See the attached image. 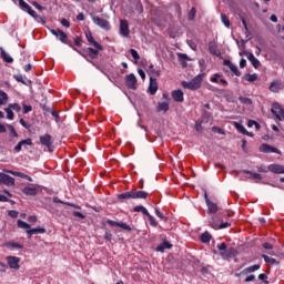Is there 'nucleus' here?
Here are the masks:
<instances>
[{"instance_id":"2eb2a0df","label":"nucleus","mask_w":284,"mask_h":284,"mask_svg":"<svg viewBox=\"0 0 284 284\" xmlns=\"http://www.w3.org/2000/svg\"><path fill=\"white\" fill-rule=\"evenodd\" d=\"M205 201L209 209V214H216L219 212V205L210 201V199H207V194H205Z\"/></svg>"},{"instance_id":"aec40b11","label":"nucleus","mask_w":284,"mask_h":284,"mask_svg":"<svg viewBox=\"0 0 284 284\" xmlns=\"http://www.w3.org/2000/svg\"><path fill=\"white\" fill-rule=\"evenodd\" d=\"M172 99L173 101H175L176 103H183L184 98H183V91L181 90H175L172 92Z\"/></svg>"},{"instance_id":"bb28decb","label":"nucleus","mask_w":284,"mask_h":284,"mask_svg":"<svg viewBox=\"0 0 284 284\" xmlns=\"http://www.w3.org/2000/svg\"><path fill=\"white\" fill-rule=\"evenodd\" d=\"M3 172H6L7 174H12V176H19V179L28 178V174H26V173L17 172V171L8 170V169H4Z\"/></svg>"},{"instance_id":"3c124183","label":"nucleus","mask_w":284,"mask_h":284,"mask_svg":"<svg viewBox=\"0 0 284 284\" xmlns=\"http://www.w3.org/2000/svg\"><path fill=\"white\" fill-rule=\"evenodd\" d=\"M120 227L122 230H126L128 232L132 231V227H130V225H128L126 223L120 222Z\"/></svg>"},{"instance_id":"1a4fd4ad","label":"nucleus","mask_w":284,"mask_h":284,"mask_svg":"<svg viewBox=\"0 0 284 284\" xmlns=\"http://www.w3.org/2000/svg\"><path fill=\"white\" fill-rule=\"evenodd\" d=\"M21 262V258L17 256H8L7 263L11 270H19V263Z\"/></svg>"},{"instance_id":"423d86ee","label":"nucleus","mask_w":284,"mask_h":284,"mask_svg":"<svg viewBox=\"0 0 284 284\" xmlns=\"http://www.w3.org/2000/svg\"><path fill=\"white\" fill-rule=\"evenodd\" d=\"M51 34L57 37L61 43H68V34L63 32L61 29H51Z\"/></svg>"},{"instance_id":"c9c22d12","label":"nucleus","mask_w":284,"mask_h":284,"mask_svg":"<svg viewBox=\"0 0 284 284\" xmlns=\"http://www.w3.org/2000/svg\"><path fill=\"white\" fill-rule=\"evenodd\" d=\"M4 112L7 113V119L9 121H13L14 120V112H12L10 106L6 108Z\"/></svg>"},{"instance_id":"7c9ffc66","label":"nucleus","mask_w":284,"mask_h":284,"mask_svg":"<svg viewBox=\"0 0 284 284\" xmlns=\"http://www.w3.org/2000/svg\"><path fill=\"white\" fill-rule=\"evenodd\" d=\"M265 263H267V265H278V261H276V258L270 257L267 255H262Z\"/></svg>"},{"instance_id":"5fc2aeb1","label":"nucleus","mask_w":284,"mask_h":284,"mask_svg":"<svg viewBox=\"0 0 284 284\" xmlns=\"http://www.w3.org/2000/svg\"><path fill=\"white\" fill-rule=\"evenodd\" d=\"M28 112H32V105L23 104V114H28Z\"/></svg>"},{"instance_id":"bf43d9fd","label":"nucleus","mask_w":284,"mask_h":284,"mask_svg":"<svg viewBox=\"0 0 284 284\" xmlns=\"http://www.w3.org/2000/svg\"><path fill=\"white\" fill-rule=\"evenodd\" d=\"M9 216H11V219H17V216H19V212L11 210L8 213Z\"/></svg>"},{"instance_id":"a18cd8bd","label":"nucleus","mask_w":284,"mask_h":284,"mask_svg":"<svg viewBox=\"0 0 284 284\" xmlns=\"http://www.w3.org/2000/svg\"><path fill=\"white\" fill-rule=\"evenodd\" d=\"M9 108L11 110H14V112H21V105H19L18 103L9 104Z\"/></svg>"},{"instance_id":"4d7b16f0","label":"nucleus","mask_w":284,"mask_h":284,"mask_svg":"<svg viewBox=\"0 0 284 284\" xmlns=\"http://www.w3.org/2000/svg\"><path fill=\"white\" fill-rule=\"evenodd\" d=\"M20 143L23 145H32V139L21 140Z\"/></svg>"},{"instance_id":"7ed1b4c3","label":"nucleus","mask_w":284,"mask_h":284,"mask_svg":"<svg viewBox=\"0 0 284 284\" xmlns=\"http://www.w3.org/2000/svg\"><path fill=\"white\" fill-rule=\"evenodd\" d=\"M93 23L95 26H98L99 28H101L102 30H110L111 26H110V21L103 19V18H100L98 16H92L91 17Z\"/></svg>"},{"instance_id":"a211bd4d","label":"nucleus","mask_w":284,"mask_h":284,"mask_svg":"<svg viewBox=\"0 0 284 284\" xmlns=\"http://www.w3.org/2000/svg\"><path fill=\"white\" fill-rule=\"evenodd\" d=\"M224 65L230 68V70L235 74V77H241V71H239V67H236V64L232 63V61L224 60Z\"/></svg>"},{"instance_id":"6e6552de","label":"nucleus","mask_w":284,"mask_h":284,"mask_svg":"<svg viewBox=\"0 0 284 284\" xmlns=\"http://www.w3.org/2000/svg\"><path fill=\"white\" fill-rule=\"evenodd\" d=\"M120 34L122 37H130V24L128 20H120Z\"/></svg>"},{"instance_id":"b1692460","label":"nucleus","mask_w":284,"mask_h":284,"mask_svg":"<svg viewBox=\"0 0 284 284\" xmlns=\"http://www.w3.org/2000/svg\"><path fill=\"white\" fill-rule=\"evenodd\" d=\"M132 199H148V192L133 190Z\"/></svg>"},{"instance_id":"ea45409f","label":"nucleus","mask_w":284,"mask_h":284,"mask_svg":"<svg viewBox=\"0 0 284 284\" xmlns=\"http://www.w3.org/2000/svg\"><path fill=\"white\" fill-rule=\"evenodd\" d=\"M239 101L242 102L244 105H252V99L250 98L240 97Z\"/></svg>"},{"instance_id":"4468645a","label":"nucleus","mask_w":284,"mask_h":284,"mask_svg":"<svg viewBox=\"0 0 284 284\" xmlns=\"http://www.w3.org/2000/svg\"><path fill=\"white\" fill-rule=\"evenodd\" d=\"M22 192L26 194V196H37L39 194V187L31 185L22 189Z\"/></svg>"},{"instance_id":"412c9836","label":"nucleus","mask_w":284,"mask_h":284,"mask_svg":"<svg viewBox=\"0 0 284 284\" xmlns=\"http://www.w3.org/2000/svg\"><path fill=\"white\" fill-rule=\"evenodd\" d=\"M156 90H159V84L156 83V79L151 77L149 92H150V94H156Z\"/></svg>"},{"instance_id":"f704fd0d","label":"nucleus","mask_w":284,"mask_h":284,"mask_svg":"<svg viewBox=\"0 0 284 284\" xmlns=\"http://www.w3.org/2000/svg\"><path fill=\"white\" fill-rule=\"evenodd\" d=\"M17 225L20 227V230H30V224L23 222L22 220H18Z\"/></svg>"},{"instance_id":"0eeeda50","label":"nucleus","mask_w":284,"mask_h":284,"mask_svg":"<svg viewBox=\"0 0 284 284\" xmlns=\"http://www.w3.org/2000/svg\"><path fill=\"white\" fill-rule=\"evenodd\" d=\"M125 83L130 90H136V75H134V73L128 74L125 77Z\"/></svg>"},{"instance_id":"39448f33","label":"nucleus","mask_w":284,"mask_h":284,"mask_svg":"<svg viewBox=\"0 0 284 284\" xmlns=\"http://www.w3.org/2000/svg\"><path fill=\"white\" fill-rule=\"evenodd\" d=\"M260 152H263L264 154H281V150L264 143L260 146Z\"/></svg>"},{"instance_id":"4be33fe9","label":"nucleus","mask_w":284,"mask_h":284,"mask_svg":"<svg viewBox=\"0 0 284 284\" xmlns=\"http://www.w3.org/2000/svg\"><path fill=\"white\" fill-rule=\"evenodd\" d=\"M170 110V102L164 101V102H159L156 106L158 112H168Z\"/></svg>"},{"instance_id":"f8f14e48","label":"nucleus","mask_w":284,"mask_h":284,"mask_svg":"<svg viewBox=\"0 0 284 284\" xmlns=\"http://www.w3.org/2000/svg\"><path fill=\"white\" fill-rule=\"evenodd\" d=\"M283 89H284V84L283 82H281V80H274L268 88L271 92H275V93L281 92V90Z\"/></svg>"},{"instance_id":"e433bc0d","label":"nucleus","mask_w":284,"mask_h":284,"mask_svg":"<svg viewBox=\"0 0 284 284\" xmlns=\"http://www.w3.org/2000/svg\"><path fill=\"white\" fill-rule=\"evenodd\" d=\"M201 241H202V243H210V241H212V235H210V233L205 232L202 234Z\"/></svg>"},{"instance_id":"0e129e2a","label":"nucleus","mask_w":284,"mask_h":284,"mask_svg":"<svg viewBox=\"0 0 284 284\" xmlns=\"http://www.w3.org/2000/svg\"><path fill=\"white\" fill-rule=\"evenodd\" d=\"M61 26H63L64 28H70V21H68V19H62Z\"/></svg>"},{"instance_id":"5701e85b","label":"nucleus","mask_w":284,"mask_h":284,"mask_svg":"<svg viewBox=\"0 0 284 284\" xmlns=\"http://www.w3.org/2000/svg\"><path fill=\"white\" fill-rule=\"evenodd\" d=\"M257 270H261V265L260 264H255L253 266L246 267L244 268L240 275H245V274H252V272H256Z\"/></svg>"},{"instance_id":"774afa93","label":"nucleus","mask_w":284,"mask_h":284,"mask_svg":"<svg viewBox=\"0 0 284 284\" xmlns=\"http://www.w3.org/2000/svg\"><path fill=\"white\" fill-rule=\"evenodd\" d=\"M143 207V205L134 206L133 212H142Z\"/></svg>"},{"instance_id":"2f4dec72","label":"nucleus","mask_w":284,"mask_h":284,"mask_svg":"<svg viewBox=\"0 0 284 284\" xmlns=\"http://www.w3.org/2000/svg\"><path fill=\"white\" fill-rule=\"evenodd\" d=\"M233 125L237 132H241V134H247V130L241 123L234 122Z\"/></svg>"},{"instance_id":"864d4df0","label":"nucleus","mask_w":284,"mask_h":284,"mask_svg":"<svg viewBox=\"0 0 284 284\" xmlns=\"http://www.w3.org/2000/svg\"><path fill=\"white\" fill-rule=\"evenodd\" d=\"M212 132H216L217 134H225V131L219 126H213Z\"/></svg>"},{"instance_id":"f3484780","label":"nucleus","mask_w":284,"mask_h":284,"mask_svg":"<svg viewBox=\"0 0 284 284\" xmlns=\"http://www.w3.org/2000/svg\"><path fill=\"white\" fill-rule=\"evenodd\" d=\"M267 170L273 174H284V166L281 164H270Z\"/></svg>"},{"instance_id":"cd10ccee","label":"nucleus","mask_w":284,"mask_h":284,"mask_svg":"<svg viewBox=\"0 0 284 284\" xmlns=\"http://www.w3.org/2000/svg\"><path fill=\"white\" fill-rule=\"evenodd\" d=\"M258 80V75L256 73L253 74H245L244 75V81H248V83H254V81Z\"/></svg>"},{"instance_id":"6e6d98bb","label":"nucleus","mask_w":284,"mask_h":284,"mask_svg":"<svg viewBox=\"0 0 284 284\" xmlns=\"http://www.w3.org/2000/svg\"><path fill=\"white\" fill-rule=\"evenodd\" d=\"M217 250H220V252H225V250H227V244L225 243L217 244Z\"/></svg>"},{"instance_id":"a878e982","label":"nucleus","mask_w":284,"mask_h":284,"mask_svg":"<svg viewBox=\"0 0 284 284\" xmlns=\"http://www.w3.org/2000/svg\"><path fill=\"white\" fill-rule=\"evenodd\" d=\"M209 51L211 52V54H213L214 57H219L221 53L219 52V47L216 45V43L214 42H210L209 43Z\"/></svg>"},{"instance_id":"49530a36","label":"nucleus","mask_w":284,"mask_h":284,"mask_svg":"<svg viewBox=\"0 0 284 284\" xmlns=\"http://www.w3.org/2000/svg\"><path fill=\"white\" fill-rule=\"evenodd\" d=\"M131 55L133 57L134 61H139V59H141V55H139V52L134 49L130 50Z\"/></svg>"},{"instance_id":"9b49d317","label":"nucleus","mask_w":284,"mask_h":284,"mask_svg":"<svg viewBox=\"0 0 284 284\" xmlns=\"http://www.w3.org/2000/svg\"><path fill=\"white\" fill-rule=\"evenodd\" d=\"M232 223L230 222H224L219 224L216 222V217H212V221H211V226L213 227V230H225V227H230Z\"/></svg>"},{"instance_id":"a19ab883","label":"nucleus","mask_w":284,"mask_h":284,"mask_svg":"<svg viewBox=\"0 0 284 284\" xmlns=\"http://www.w3.org/2000/svg\"><path fill=\"white\" fill-rule=\"evenodd\" d=\"M8 130L10 131V133L12 134V136H14L17 139V136H19V133H17V130L14 129V126H12L11 124H7Z\"/></svg>"},{"instance_id":"09e8293b","label":"nucleus","mask_w":284,"mask_h":284,"mask_svg":"<svg viewBox=\"0 0 284 284\" xmlns=\"http://www.w3.org/2000/svg\"><path fill=\"white\" fill-rule=\"evenodd\" d=\"M148 219H149L150 225H152L153 227H156V225H159L154 216L149 215Z\"/></svg>"},{"instance_id":"de8ad7c7","label":"nucleus","mask_w":284,"mask_h":284,"mask_svg":"<svg viewBox=\"0 0 284 284\" xmlns=\"http://www.w3.org/2000/svg\"><path fill=\"white\" fill-rule=\"evenodd\" d=\"M108 225H111V227H120L121 222H116L113 220H108L106 221Z\"/></svg>"},{"instance_id":"052dcab7","label":"nucleus","mask_w":284,"mask_h":284,"mask_svg":"<svg viewBox=\"0 0 284 284\" xmlns=\"http://www.w3.org/2000/svg\"><path fill=\"white\" fill-rule=\"evenodd\" d=\"M32 6L37 8V10H39L40 12H42V10H45V8H43L41 4H39V2L34 1L32 2Z\"/></svg>"},{"instance_id":"13d9d810","label":"nucleus","mask_w":284,"mask_h":284,"mask_svg":"<svg viewBox=\"0 0 284 284\" xmlns=\"http://www.w3.org/2000/svg\"><path fill=\"white\" fill-rule=\"evenodd\" d=\"M195 130L196 132H203V125L201 124V122L199 121L195 122Z\"/></svg>"},{"instance_id":"72a5a7b5","label":"nucleus","mask_w":284,"mask_h":284,"mask_svg":"<svg viewBox=\"0 0 284 284\" xmlns=\"http://www.w3.org/2000/svg\"><path fill=\"white\" fill-rule=\"evenodd\" d=\"M99 49H93V48H88V52L89 55L91 57V59H97V57H99Z\"/></svg>"},{"instance_id":"20e7f679","label":"nucleus","mask_w":284,"mask_h":284,"mask_svg":"<svg viewBox=\"0 0 284 284\" xmlns=\"http://www.w3.org/2000/svg\"><path fill=\"white\" fill-rule=\"evenodd\" d=\"M0 185H7V187H12V185H14V178L0 172Z\"/></svg>"},{"instance_id":"4c0bfd02","label":"nucleus","mask_w":284,"mask_h":284,"mask_svg":"<svg viewBox=\"0 0 284 284\" xmlns=\"http://www.w3.org/2000/svg\"><path fill=\"white\" fill-rule=\"evenodd\" d=\"M221 21L225 26V28H230V18H227L226 14L224 13L221 14Z\"/></svg>"},{"instance_id":"c756f323","label":"nucleus","mask_w":284,"mask_h":284,"mask_svg":"<svg viewBox=\"0 0 284 284\" xmlns=\"http://www.w3.org/2000/svg\"><path fill=\"white\" fill-rule=\"evenodd\" d=\"M27 234H45V229L43 227L30 229V230H27Z\"/></svg>"},{"instance_id":"680f3d73","label":"nucleus","mask_w":284,"mask_h":284,"mask_svg":"<svg viewBox=\"0 0 284 284\" xmlns=\"http://www.w3.org/2000/svg\"><path fill=\"white\" fill-rule=\"evenodd\" d=\"M8 125L0 123V134H6Z\"/></svg>"},{"instance_id":"58836bf2","label":"nucleus","mask_w":284,"mask_h":284,"mask_svg":"<svg viewBox=\"0 0 284 284\" xmlns=\"http://www.w3.org/2000/svg\"><path fill=\"white\" fill-rule=\"evenodd\" d=\"M172 247V244L169 242H164L162 246H158V252H163L164 250H170Z\"/></svg>"},{"instance_id":"c03bdc74","label":"nucleus","mask_w":284,"mask_h":284,"mask_svg":"<svg viewBox=\"0 0 284 284\" xmlns=\"http://www.w3.org/2000/svg\"><path fill=\"white\" fill-rule=\"evenodd\" d=\"M118 199H132V191L121 193L120 195H118Z\"/></svg>"},{"instance_id":"ddd939ff","label":"nucleus","mask_w":284,"mask_h":284,"mask_svg":"<svg viewBox=\"0 0 284 284\" xmlns=\"http://www.w3.org/2000/svg\"><path fill=\"white\" fill-rule=\"evenodd\" d=\"M40 143H41V145H45V148H48V150H51V148H52V135L44 134V135L40 136Z\"/></svg>"},{"instance_id":"37998d69","label":"nucleus","mask_w":284,"mask_h":284,"mask_svg":"<svg viewBox=\"0 0 284 284\" xmlns=\"http://www.w3.org/2000/svg\"><path fill=\"white\" fill-rule=\"evenodd\" d=\"M245 174H251V179H255L257 181H261L262 176L258 173H252L250 171H244Z\"/></svg>"},{"instance_id":"79ce46f5","label":"nucleus","mask_w":284,"mask_h":284,"mask_svg":"<svg viewBox=\"0 0 284 284\" xmlns=\"http://www.w3.org/2000/svg\"><path fill=\"white\" fill-rule=\"evenodd\" d=\"M8 247H14L16 250H23V245L17 243V242H10L8 244Z\"/></svg>"},{"instance_id":"69168bd1","label":"nucleus","mask_w":284,"mask_h":284,"mask_svg":"<svg viewBox=\"0 0 284 284\" xmlns=\"http://www.w3.org/2000/svg\"><path fill=\"white\" fill-rule=\"evenodd\" d=\"M23 148V144L21 142H19L16 146H14V152H21Z\"/></svg>"},{"instance_id":"6ab92c4d","label":"nucleus","mask_w":284,"mask_h":284,"mask_svg":"<svg viewBox=\"0 0 284 284\" xmlns=\"http://www.w3.org/2000/svg\"><path fill=\"white\" fill-rule=\"evenodd\" d=\"M211 83H222V85L227 87V80L221 79V73H215L210 79Z\"/></svg>"},{"instance_id":"338daca9","label":"nucleus","mask_w":284,"mask_h":284,"mask_svg":"<svg viewBox=\"0 0 284 284\" xmlns=\"http://www.w3.org/2000/svg\"><path fill=\"white\" fill-rule=\"evenodd\" d=\"M263 247L264 250H274V246L267 242L263 244Z\"/></svg>"},{"instance_id":"dca6fc26","label":"nucleus","mask_w":284,"mask_h":284,"mask_svg":"<svg viewBox=\"0 0 284 284\" xmlns=\"http://www.w3.org/2000/svg\"><path fill=\"white\" fill-rule=\"evenodd\" d=\"M245 57L252 63L253 68L258 69L261 68V61L254 57V53L245 52Z\"/></svg>"},{"instance_id":"393cba45","label":"nucleus","mask_w":284,"mask_h":284,"mask_svg":"<svg viewBox=\"0 0 284 284\" xmlns=\"http://www.w3.org/2000/svg\"><path fill=\"white\" fill-rule=\"evenodd\" d=\"M1 58L6 63H13L14 59H12L8 52L3 48H0Z\"/></svg>"},{"instance_id":"9d476101","label":"nucleus","mask_w":284,"mask_h":284,"mask_svg":"<svg viewBox=\"0 0 284 284\" xmlns=\"http://www.w3.org/2000/svg\"><path fill=\"white\" fill-rule=\"evenodd\" d=\"M85 37L90 45H93V48H97V50H103V45H101L99 42L94 40V37L92 36L91 31L87 32Z\"/></svg>"},{"instance_id":"c85d7f7f","label":"nucleus","mask_w":284,"mask_h":284,"mask_svg":"<svg viewBox=\"0 0 284 284\" xmlns=\"http://www.w3.org/2000/svg\"><path fill=\"white\" fill-rule=\"evenodd\" d=\"M8 93L6 91L0 90V105H6L8 103Z\"/></svg>"},{"instance_id":"8fccbe9b","label":"nucleus","mask_w":284,"mask_h":284,"mask_svg":"<svg viewBox=\"0 0 284 284\" xmlns=\"http://www.w3.org/2000/svg\"><path fill=\"white\" fill-rule=\"evenodd\" d=\"M194 17H196V9L192 8L191 11L189 12L190 21L194 20Z\"/></svg>"},{"instance_id":"603ef678","label":"nucleus","mask_w":284,"mask_h":284,"mask_svg":"<svg viewBox=\"0 0 284 284\" xmlns=\"http://www.w3.org/2000/svg\"><path fill=\"white\" fill-rule=\"evenodd\" d=\"M178 57L180 61H190V58L185 53H179Z\"/></svg>"},{"instance_id":"473e14b6","label":"nucleus","mask_w":284,"mask_h":284,"mask_svg":"<svg viewBox=\"0 0 284 284\" xmlns=\"http://www.w3.org/2000/svg\"><path fill=\"white\" fill-rule=\"evenodd\" d=\"M148 72L152 74V77H161V71L154 69V64L149 67Z\"/></svg>"},{"instance_id":"e2e57ef3","label":"nucleus","mask_w":284,"mask_h":284,"mask_svg":"<svg viewBox=\"0 0 284 284\" xmlns=\"http://www.w3.org/2000/svg\"><path fill=\"white\" fill-rule=\"evenodd\" d=\"M254 281H256V276H254V275H250V276H247V277L245 278V283H252V282H254Z\"/></svg>"},{"instance_id":"f257e3e1","label":"nucleus","mask_w":284,"mask_h":284,"mask_svg":"<svg viewBox=\"0 0 284 284\" xmlns=\"http://www.w3.org/2000/svg\"><path fill=\"white\" fill-rule=\"evenodd\" d=\"M18 1H19V7L21 8V10H23L24 12H28V14H30V17H33V19H36V21H41V23H45V19H43V17L37 14V12L34 10H32V7H30V4H28L23 0H18Z\"/></svg>"},{"instance_id":"f03ea898","label":"nucleus","mask_w":284,"mask_h":284,"mask_svg":"<svg viewBox=\"0 0 284 284\" xmlns=\"http://www.w3.org/2000/svg\"><path fill=\"white\" fill-rule=\"evenodd\" d=\"M201 83H203V74H197L192 81H182V87L186 90H199L201 88Z\"/></svg>"}]
</instances>
